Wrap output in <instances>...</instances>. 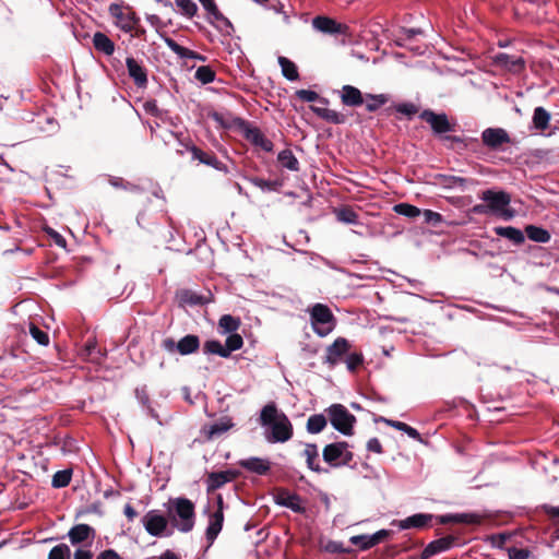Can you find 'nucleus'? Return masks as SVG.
Returning a JSON list of instances; mask_svg holds the SVG:
<instances>
[{
	"mask_svg": "<svg viewBox=\"0 0 559 559\" xmlns=\"http://www.w3.org/2000/svg\"><path fill=\"white\" fill-rule=\"evenodd\" d=\"M142 523L150 535L162 536L167 528L168 519L156 510H151L143 516Z\"/></svg>",
	"mask_w": 559,
	"mask_h": 559,
	"instance_id": "nucleus-14",
	"label": "nucleus"
},
{
	"mask_svg": "<svg viewBox=\"0 0 559 559\" xmlns=\"http://www.w3.org/2000/svg\"><path fill=\"white\" fill-rule=\"evenodd\" d=\"M238 465L246 471L260 476L266 475L271 471V462L267 459L258 456L240 460Z\"/></svg>",
	"mask_w": 559,
	"mask_h": 559,
	"instance_id": "nucleus-22",
	"label": "nucleus"
},
{
	"mask_svg": "<svg viewBox=\"0 0 559 559\" xmlns=\"http://www.w3.org/2000/svg\"><path fill=\"white\" fill-rule=\"evenodd\" d=\"M243 346V338L238 333H231L225 342V347L228 353V357L230 356L231 352L238 350Z\"/></svg>",
	"mask_w": 559,
	"mask_h": 559,
	"instance_id": "nucleus-55",
	"label": "nucleus"
},
{
	"mask_svg": "<svg viewBox=\"0 0 559 559\" xmlns=\"http://www.w3.org/2000/svg\"><path fill=\"white\" fill-rule=\"evenodd\" d=\"M96 532L88 524H76L70 528L68 536L72 545H79L86 540L93 542Z\"/></svg>",
	"mask_w": 559,
	"mask_h": 559,
	"instance_id": "nucleus-24",
	"label": "nucleus"
},
{
	"mask_svg": "<svg viewBox=\"0 0 559 559\" xmlns=\"http://www.w3.org/2000/svg\"><path fill=\"white\" fill-rule=\"evenodd\" d=\"M210 118L217 122L224 129H237L239 131L246 127V120L240 117H234L231 114H222L213 111L210 114Z\"/></svg>",
	"mask_w": 559,
	"mask_h": 559,
	"instance_id": "nucleus-26",
	"label": "nucleus"
},
{
	"mask_svg": "<svg viewBox=\"0 0 559 559\" xmlns=\"http://www.w3.org/2000/svg\"><path fill=\"white\" fill-rule=\"evenodd\" d=\"M251 183L258 188H260L262 191H278L282 186V180H266L260 177H253L250 179Z\"/></svg>",
	"mask_w": 559,
	"mask_h": 559,
	"instance_id": "nucleus-45",
	"label": "nucleus"
},
{
	"mask_svg": "<svg viewBox=\"0 0 559 559\" xmlns=\"http://www.w3.org/2000/svg\"><path fill=\"white\" fill-rule=\"evenodd\" d=\"M233 426L234 423L230 418H222L219 421L209 426V428H204V433L207 440H212L228 431Z\"/></svg>",
	"mask_w": 559,
	"mask_h": 559,
	"instance_id": "nucleus-36",
	"label": "nucleus"
},
{
	"mask_svg": "<svg viewBox=\"0 0 559 559\" xmlns=\"http://www.w3.org/2000/svg\"><path fill=\"white\" fill-rule=\"evenodd\" d=\"M350 348L352 344L347 338L342 336L335 338L334 342L326 347L323 362L330 368H334L344 361Z\"/></svg>",
	"mask_w": 559,
	"mask_h": 559,
	"instance_id": "nucleus-10",
	"label": "nucleus"
},
{
	"mask_svg": "<svg viewBox=\"0 0 559 559\" xmlns=\"http://www.w3.org/2000/svg\"><path fill=\"white\" fill-rule=\"evenodd\" d=\"M45 231L51 238L56 246L60 248L67 247V240L64 239V237L61 236L58 231H56L53 228L46 227Z\"/></svg>",
	"mask_w": 559,
	"mask_h": 559,
	"instance_id": "nucleus-61",
	"label": "nucleus"
},
{
	"mask_svg": "<svg viewBox=\"0 0 559 559\" xmlns=\"http://www.w3.org/2000/svg\"><path fill=\"white\" fill-rule=\"evenodd\" d=\"M393 211L396 214L403 215L408 218H415V217L421 215V210L415 205L409 204V203L395 204L393 207Z\"/></svg>",
	"mask_w": 559,
	"mask_h": 559,
	"instance_id": "nucleus-48",
	"label": "nucleus"
},
{
	"mask_svg": "<svg viewBox=\"0 0 559 559\" xmlns=\"http://www.w3.org/2000/svg\"><path fill=\"white\" fill-rule=\"evenodd\" d=\"M175 3L187 17H193L198 13V5L192 0H175Z\"/></svg>",
	"mask_w": 559,
	"mask_h": 559,
	"instance_id": "nucleus-53",
	"label": "nucleus"
},
{
	"mask_svg": "<svg viewBox=\"0 0 559 559\" xmlns=\"http://www.w3.org/2000/svg\"><path fill=\"white\" fill-rule=\"evenodd\" d=\"M274 500L276 504L286 507L296 513L304 514L306 512V508L301 504L300 496L286 488H278Z\"/></svg>",
	"mask_w": 559,
	"mask_h": 559,
	"instance_id": "nucleus-15",
	"label": "nucleus"
},
{
	"mask_svg": "<svg viewBox=\"0 0 559 559\" xmlns=\"http://www.w3.org/2000/svg\"><path fill=\"white\" fill-rule=\"evenodd\" d=\"M47 559H71V550L67 544H59L52 547Z\"/></svg>",
	"mask_w": 559,
	"mask_h": 559,
	"instance_id": "nucleus-52",
	"label": "nucleus"
},
{
	"mask_svg": "<svg viewBox=\"0 0 559 559\" xmlns=\"http://www.w3.org/2000/svg\"><path fill=\"white\" fill-rule=\"evenodd\" d=\"M263 426L271 427L270 442H286L293 437V425L285 413L278 412L274 403L265 405L260 414Z\"/></svg>",
	"mask_w": 559,
	"mask_h": 559,
	"instance_id": "nucleus-2",
	"label": "nucleus"
},
{
	"mask_svg": "<svg viewBox=\"0 0 559 559\" xmlns=\"http://www.w3.org/2000/svg\"><path fill=\"white\" fill-rule=\"evenodd\" d=\"M478 198L484 202L474 205L469 212L477 215H497L503 219H511L514 212L509 209L511 203V195L502 190L487 189L478 194Z\"/></svg>",
	"mask_w": 559,
	"mask_h": 559,
	"instance_id": "nucleus-1",
	"label": "nucleus"
},
{
	"mask_svg": "<svg viewBox=\"0 0 559 559\" xmlns=\"http://www.w3.org/2000/svg\"><path fill=\"white\" fill-rule=\"evenodd\" d=\"M395 110L402 115L407 117H412L418 112V108L416 105L412 103H402L395 106Z\"/></svg>",
	"mask_w": 559,
	"mask_h": 559,
	"instance_id": "nucleus-59",
	"label": "nucleus"
},
{
	"mask_svg": "<svg viewBox=\"0 0 559 559\" xmlns=\"http://www.w3.org/2000/svg\"><path fill=\"white\" fill-rule=\"evenodd\" d=\"M240 324V319L230 314H224L218 320V326L223 330V333H236Z\"/></svg>",
	"mask_w": 559,
	"mask_h": 559,
	"instance_id": "nucleus-43",
	"label": "nucleus"
},
{
	"mask_svg": "<svg viewBox=\"0 0 559 559\" xmlns=\"http://www.w3.org/2000/svg\"><path fill=\"white\" fill-rule=\"evenodd\" d=\"M168 519L173 526L182 533H189L194 527L195 506L185 497L169 500Z\"/></svg>",
	"mask_w": 559,
	"mask_h": 559,
	"instance_id": "nucleus-3",
	"label": "nucleus"
},
{
	"mask_svg": "<svg viewBox=\"0 0 559 559\" xmlns=\"http://www.w3.org/2000/svg\"><path fill=\"white\" fill-rule=\"evenodd\" d=\"M543 511L558 526L557 531L559 532V507L545 504L543 506Z\"/></svg>",
	"mask_w": 559,
	"mask_h": 559,
	"instance_id": "nucleus-60",
	"label": "nucleus"
},
{
	"mask_svg": "<svg viewBox=\"0 0 559 559\" xmlns=\"http://www.w3.org/2000/svg\"><path fill=\"white\" fill-rule=\"evenodd\" d=\"M310 109L321 119L333 123V124H343L346 121L345 115L329 108L310 106Z\"/></svg>",
	"mask_w": 559,
	"mask_h": 559,
	"instance_id": "nucleus-34",
	"label": "nucleus"
},
{
	"mask_svg": "<svg viewBox=\"0 0 559 559\" xmlns=\"http://www.w3.org/2000/svg\"><path fill=\"white\" fill-rule=\"evenodd\" d=\"M200 337L195 334H187L178 342H176L173 337H165L160 343V347L165 352L169 354L178 353L181 356L197 353L200 348Z\"/></svg>",
	"mask_w": 559,
	"mask_h": 559,
	"instance_id": "nucleus-7",
	"label": "nucleus"
},
{
	"mask_svg": "<svg viewBox=\"0 0 559 559\" xmlns=\"http://www.w3.org/2000/svg\"><path fill=\"white\" fill-rule=\"evenodd\" d=\"M366 94L364 95L359 88L353 85H344L341 91V102L344 106L359 107L365 103Z\"/></svg>",
	"mask_w": 559,
	"mask_h": 559,
	"instance_id": "nucleus-25",
	"label": "nucleus"
},
{
	"mask_svg": "<svg viewBox=\"0 0 559 559\" xmlns=\"http://www.w3.org/2000/svg\"><path fill=\"white\" fill-rule=\"evenodd\" d=\"M326 418L322 414H316L308 418L307 420V431L309 433H319L326 427Z\"/></svg>",
	"mask_w": 559,
	"mask_h": 559,
	"instance_id": "nucleus-44",
	"label": "nucleus"
},
{
	"mask_svg": "<svg viewBox=\"0 0 559 559\" xmlns=\"http://www.w3.org/2000/svg\"><path fill=\"white\" fill-rule=\"evenodd\" d=\"M481 141L489 150L499 151L504 144L511 143V138L502 128H487L481 132Z\"/></svg>",
	"mask_w": 559,
	"mask_h": 559,
	"instance_id": "nucleus-12",
	"label": "nucleus"
},
{
	"mask_svg": "<svg viewBox=\"0 0 559 559\" xmlns=\"http://www.w3.org/2000/svg\"><path fill=\"white\" fill-rule=\"evenodd\" d=\"M204 354L218 355L223 358H228L226 347L217 340L206 341L203 345Z\"/></svg>",
	"mask_w": 559,
	"mask_h": 559,
	"instance_id": "nucleus-47",
	"label": "nucleus"
},
{
	"mask_svg": "<svg viewBox=\"0 0 559 559\" xmlns=\"http://www.w3.org/2000/svg\"><path fill=\"white\" fill-rule=\"evenodd\" d=\"M435 518L438 520L440 524H480L483 521V518L475 513L444 514Z\"/></svg>",
	"mask_w": 559,
	"mask_h": 559,
	"instance_id": "nucleus-27",
	"label": "nucleus"
},
{
	"mask_svg": "<svg viewBox=\"0 0 559 559\" xmlns=\"http://www.w3.org/2000/svg\"><path fill=\"white\" fill-rule=\"evenodd\" d=\"M309 314L312 330L320 337L328 336L336 326V318L326 305H313Z\"/></svg>",
	"mask_w": 559,
	"mask_h": 559,
	"instance_id": "nucleus-4",
	"label": "nucleus"
},
{
	"mask_svg": "<svg viewBox=\"0 0 559 559\" xmlns=\"http://www.w3.org/2000/svg\"><path fill=\"white\" fill-rule=\"evenodd\" d=\"M224 522V512L221 510H216L213 514L210 515L209 525L205 532L206 540L209 542V546H212L216 537L222 531Z\"/></svg>",
	"mask_w": 559,
	"mask_h": 559,
	"instance_id": "nucleus-29",
	"label": "nucleus"
},
{
	"mask_svg": "<svg viewBox=\"0 0 559 559\" xmlns=\"http://www.w3.org/2000/svg\"><path fill=\"white\" fill-rule=\"evenodd\" d=\"M278 63L282 68L283 75L289 81H296L299 79L297 66L286 57H278Z\"/></svg>",
	"mask_w": 559,
	"mask_h": 559,
	"instance_id": "nucleus-42",
	"label": "nucleus"
},
{
	"mask_svg": "<svg viewBox=\"0 0 559 559\" xmlns=\"http://www.w3.org/2000/svg\"><path fill=\"white\" fill-rule=\"evenodd\" d=\"M423 32L420 28H405L401 29V39L404 41H411L415 36L420 35Z\"/></svg>",
	"mask_w": 559,
	"mask_h": 559,
	"instance_id": "nucleus-63",
	"label": "nucleus"
},
{
	"mask_svg": "<svg viewBox=\"0 0 559 559\" xmlns=\"http://www.w3.org/2000/svg\"><path fill=\"white\" fill-rule=\"evenodd\" d=\"M80 355L83 359L96 364H99L105 356L94 338L87 340L85 345L81 348Z\"/></svg>",
	"mask_w": 559,
	"mask_h": 559,
	"instance_id": "nucleus-31",
	"label": "nucleus"
},
{
	"mask_svg": "<svg viewBox=\"0 0 559 559\" xmlns=\"http://www.w3.org/2000/svg\"><path fill=\"white\" fill-rule=\"evenodd\" d=\"M277 160L284 168H287L288 170H292V171L299 170V162L295 157L292 150H289V148L281 151L277 155Z\"/></svg>",
	"mask_w": 559,
	"mask_h": 559,
	"instance_id": "nucleus-41",
	"label": "nucleus"
},
{
	"mask_svg": "<svg viewBox=\"0 0 559 559\" xmlns=\"http://www.w3.org/2000/svg\"><path fill=\"white\" fill-rule=\"evenodd\" d=\"M337 219L347 224H356L358 221L357 213L349 206L341 207L336 212Z\"/></svg>",
	"mask_w": 559,
	"mask_h": 559,
	"instance_id": "nucleus-54",
	"label": "nucleus"
},
{
	"mask_svg": "<svg viewBox=\"0 0 559 559\" xmlns=\"http://www.w3.org/2000/svg\"><path fill=\"white\" fill-rule=\"evenodd\" d=\"M176 296L181 307L203 306L210 301V299L206 296L200 295L191 289H180L179 292H177Z\"/></svg>",
	"mask_w": 559,
	"mask_h": 559,
	"instance_id": "nucleus-28",
	"label": "nucleus"
},
{
	"mask_svg": "<svg viewBox=\"0 0 559 559\" xmlns=\"http://www.w3.org/2000/svg\"><path fill=\"white\" fill-rule=\"evenodd\" d=\"M419 118L427 122L437 135L455 131L456 123L450 122L444 112L437 114L431 109H425L420 112Z\"/></svg>",
	"mask_w": 559,
	"mask_h": 559,
	"instance_id": "nucleus-9",
	"label": "nucleus"
},
{
	"mask_svg": "<svg viewBox=\"0 0 559 559\" xmlns=\"http://www.w3.org/2000/svg\"><path fill=\"white\" fill-rule=\"evenodd\" d=\"M421 215L424 216L425 223L431 226H438L443 222L442 215L432 210H424L421 211Z\"/></svg>",
	"mask_w": 559,
	"mask_h": 559,
	"instance_id": "nucleus-57",
	"label": "nucleus"
},
{
	"mask_svg": "<svg viewBox=\"0 0 559 559\" xmlns=\"http://www.w3.org/2000/svg\"><path fill=\"white\" fill-rule=\"evenodd\" d=\"M346 441L326 444L323 448L322 456L331 467L350 466L354 453L348 450Z\"/></svg>",
	"mask_w": 559,
	"mask_h": 559,
	"instance_id": "nucleus-5",
	"label": "nucleus"
},
{
	"mask_svg": "<svg viewBox=\"0 0 559 559\" xmlns=\"http://www.w3.org/2000/svg\"><path fill=\"white\" fill-rule=\"evenodd\" d=\"M126 66L128 69V74L132 79L133 83L139 87L143 88L147 85V70L142 64V62L138 61L133 57H128L126 59Z\"/></svg>",
	"mask_w": 559,
	"mask_h": 559,
	"instance_id": "nucleus-19",
	"label": "nucleus"
},
{
	"mask_svg": "<svg viewBox=\"0 0 559 559\" xmlns=\"http://www.w3.org/2000/svg\"><path fill=\"white\" fill-rule=\"evenodd\" d=\"M92 43L95 50L105 56H111L115 52V43L102 32L93 35Z\"/></svg>",
	"mask_w": 559,
	"mask_h": 559,
	"instance_id": "nucleus-33",
	"label": "nucleus"
},
{
	"mask_svg": "<svg viewBox=\"0 0 559 559\" xmlns=\"http://www.w3.org/2000/svg\"><path fill=\"white\" fill-rule=\"evenodd\" d=\"M496 63L507 68L513 73L521 72L525 67V61L522 57L510 56L508 53H498L496 56Z\"/></svg>",
	"mask_w": 559,
	"mask_h": 559,
	"instance_id": "nucleus-30",
	"label": "nucleus"
},
{
	"mask_svg": "<svg viewBox=\"0 0 559 559\" xmlns=\"http://www.w3.org/2000/svg\"><path fill=\"white\" fill-rule=\"evenodd\" d=\"M346 364V368L350 372H356L365 362V358L362 353L360 352H354L346 355L344 361Z\"/></svg>",
	"mask_w": 559,
	"mask_h": 559,
	"instance_id": "nucleus-46",
	"label": "nucleus"
},
{
	"mask_svg": "<svg viewBox=\"0 0 559 559\" xmlns=\"http://www.w3.org/2000/svg\"><path fill=\"white\" fill-rule=\"evenodd\" d=\"M456 537L448 535L430 542L421 551L420 559H429L440 552L449 550L455 543Z\"/></svg>",
	"mask_w": 559,
	"mask_h": 559,
	"instance_id": "nucleus-21",
	"label": "nucleus"
},
{
	"mask_svg": "<svg viewBox=\"0 0 559 559\" xmlns=\"http://www.w3.org/2000/svg\"><path fill=\"white\" fill-rule=\"evenodd\" d=\"M551 115L544 107H536L533 114L534 128L544 132L549 127Z\"/></svg>",
	"mask_w": 559,
	"mask_h": 559,
	"instance_id": "nucleus-39",
	"label": "nucleus"
},
{
	"mask_svg": "<svg viewBox=\"0 0 559 559\" xmlns=\"http://www.w3.org/2000/svg\"><path fill=\"white\" fill-rule=\"evenodd\" d=\"M312 26L314 29H317L320 33L328 34V35H345L349 36V26L340 23L336 20L325 16V15H318L312 19Z\"/></svg>",
	"mask_w": 559,
	"mask_h": 559,
	"instance_id": "nucleus-11",
	"label": "nucleus"
},
{
	"mask_svg": "<svg viewBox=\"0 0 559 559\" xmlns=\"http://www.w3.org/2000/svg\"><path fill=\"white\" fill-rule=\"evenodd\" d=\"M367 450L369 452H373V453H377V454H382L383 453L382 444H381V442H380V440L378 438H371L367 442Z\"/></svg>",
	"mask_w": 559,
	"mask_h": 559,
	"instance_id": "nucleus-64",
	"label": "nucleus"
},
{
	"mask_svg": "<svg viewBox=\"0 0 559 559\" xmlns=\"http://www.w3.org/2000/svg\"><path fill=\"white\" fill-rule=\"evenodd\" d=\"M240 132H242L245 139L249 141L252 145L259 146L265 152L273 151L272 141L265 138V135L259 128L251 127L248 121H246V127H243Z\"/></svg>",
	"mask_w": 559,
	"mask_h": 559,
	"instance_id": "nucleus-17",
	"label": "nucleus"
},
{
	"mask_svg": "<svg viewBox=\"0 0 559 559\" xmlns=\"http://www.w3.org/2000/svg\"><path fill=\"white\" fill-rule=\"evenodd\" d=\"M296 97L302 102H320L323 105L329 104V99L321 97L317 92L310 90H298L295 93Z\"/></svg>",
	"mask_w": 559,
	"mask_h": 559,
	"instance_id": "nucleus-50",
	"label": "nucleus"
},
{
	"mask_svg": "<svg viewBox=\"0 0 559 559\" xmlns=\"http://www.w3.org/2000/svg\"><path fill=\"white\" fill-rule=\"evenodd\" d=\"M525 234L530 240L540 243H546L551 238V235L547 229L536 225H527L525 227Z\"/></svg>",
	"mask_w": 559,
	"mask_h": 559,
	"instance_id": "nucleus-38",
	"label": "nucleus"
},
{
	"mask_svg": "<svg viewBox=\"0 0 559 559\" xmlns=\"http://www.w3.org/2000/svg\"><path fill=\"white\" fill-rule=\"evenodd\" d=\"M391 532L388 530H380L377 533L372 535H356L350 537V543L357 547H359L361 550H367L376 545L382 543L384 539H386L390 536Z\"/></svg>",
	"mask_w": 559,
	"mask_h": 559,
	"instance_id": "nucleus-20",
	"label": "nucleus"
},
{
	"mask_svg": "<svg viewBox=\"0 0 559 559\" xmlns=\"http://www.w3.org/2000/svg\"><path fill=\"white\" fill-rule=\"evenodd\" d=\"M374 423H384L386 424L388 426L392 427V428H395L400 431H403L404 432V429L407 428V424L403 423V421H397V420H393V419H388L385 417H382V416H378L376 417L374 419Z\"/></svg>",
	"mask_w": 559,
	"mask_h": 559,
	"instance_id": "nucleus-62",
	"label": "nucleus"
},
{
	"mask_svg": "<svg viewBox=\"0 0 559 559\" xmlns=\"http://www.w3.org/2000/svg\"><path fill=\"white\" fill-rule=\"evenodd\" d=\"M302 454L306 457V463L309 469L316 473L322 472V468L319 464V451L317 444L307 443Z\"/></svg>",
	"mask_w": 559,
	"mask_h": 559,
	"instance_id": "nucleus-37",
	"label": "nucleus"
},
{
	"mask_svg": "<svg viewBox=\"0 0 559 559\" xmlns=\"http://www.w3.org/2000/svg\"><path fill=\"white\" fill-rule=\"evenodd\" d=\"M433 519L435 515L430 513H416L404 520L394 521L392 524L396 525L400 530H424L432 525Z\"/></svg>",
	"mask_w": 559,
	"mask_h": 559,
	"instance_id": "nucleus-16",
	"label": "nucleus"
},
{
	"mask_svg": "<svg viewBox=\"0 0 559 559\" xmlns=\"http://www.w3.org/2000/svg\"><path fill=\"white\" fill-rule=\"evenodd\" d=\"M390 100V96L386 94H366V110L368 112H376L381 106L385 105Z\"/></svg>",
	"mask_w": 559,
	"mask_h": 559,
	"instance_id": "nucleus-40",
	"label": "nucleus"
},
{
	"mask_svg": "<svg viewBox=\"0 0 559 559\" xmlns=\"http://www.w3.org/2000/svg\"><path fill=\"white\" fill-rule=\"evenodd\" d=\"M509 559H533L532 552L527 548L511 547L508 549Z\"/></svg>",
	"mask_w": 559,
	"mask_h": 559,
	"instance_id": "nucleus-58",
	"label": "nucleus"
},
{
	"mask_svg": "<svg viewBox=\"0 0 559 559\" xmlns=\"http://www.w3.org/2000/svg\"><path fill=\"white\" fill-rule=\"evenodd\" d=\"M72 478V469H62L55 473L51 480V486L53 488H63L67 487Z\"/></svg>",
	"mask_w": 559,
	"mask_h": 559,
	"instance_id": "nucleus-49",
	"label": "nucleus"
},
{
	"mask_svg": "<svg viewBox=\"0 0 559 559\" xmlns=\"http://www.w3.org/2000/svg\"><path fill=\"white\" fill-rule=\"evenodd\" d=\"M205 20L224 36H231L235 31L233 23L219 9L211 14H205Z\"/></svg>",
	"mask_w": 559,
	"mask_h": 559,
	"instance_id": "nucleus-23",
	"label": "nucleus"
},
{
	"mask_svg": "<svg viewBox=\"0 0 559 559\" xmlns=\"http://www.w3.org/2000/svg\"><path fill=\"white\" fill-rule=\"evenodd\" d=\"M496 235L507 238L516 246L522 245L525 241L524 233L513 226H497L493 228Z\"/></svg>",
	"mask_w": 559,
	"mask_h": 559,
	"instance_id": "nucleus-32",
	"label": "nucleus"
},
{
	"mask_svg": "<svg viewBox=\"0 0 559 559\" xmlns=\"http://www.w3.org/2000/svg\"><path fill=\"white\" fill-rule=\"evenodd\" d=\"M329 420L334 429L345 436H352L356 417L342 404H332L326 408Z\"/></svg>",
	"mask_w": 559,
	"mask_h": 559,
	"instance_id": "nucleus-6",
	"label": "nucleus"
},
{
	"mask_svg": "<svg viewBox=\"0 0 559 559\" xmlns=\"http://www.w3.org/2000/svg\"><path fill=\"white\" fill-rule=\"evenodd\" d=\"M165 43L167 45V47L173 51L175 52L178 57L180 58H186V59H199V60H204L205 58L203 56H201L200 53H198L197 51H193L189 48H186L181 45H179L176 40H174L173 38H169V37H166L165 38Z\"/></svg>",
	"mask_w": 559,
	"mask_h": 559,
	"instance_id": "nucleus-35",
	"label": "nucleus"
},
{
	"mask_svg": "<svg viewBox=\"0 0 559 559\" xmlns=\"http://www.w3.org/2000/svg\"><path fill=\"white\" fill-rule=\"evenodd\" d=\"M109 14L115 19V24L124 33H131L140 23V17L131 7H123L119 3H111L108 8Z\"/></svg>",
	"mask_w": 559,
	"mask_h": 559,
	"instance_id": "nucleus-8",
	"label": "nucleus"
},
{
	"mask_svg": "<svg viewBox=\"0 0 559 559\" xmlns=\"http://www.w3.org/2000/svg\"><path fill=\"white\" fill-rule=\"evenodd\" d=\"M29 334L39 345H48L49 344V335L41 329H39L36 324L29 323Z\"/></svg>",
	"mask_w": 559,
	"mask_h": 559,
	"instance_id": "nucleus-56",
	"label": "nucleus"
},
{
	"mask_svg": "<svg viewBox=\"0 0 559 559\" xmlns=\"http://www.w3.org/2000/svg\"><path fill=\"white\" fill-rule=\"evenodd\" d=\"M188 151L191 153L192 159L199 160L201 164L211 166L217 170L227 173L226 165L218 160L215 153L212 151H203L195 145L189 146Z\"/></svg>",
	"mask_w": 559,
	"mask_h": 559,
	"instance_id": "nucleus-18",
	"label": "nucleus"
},
{
	"mask_svg": "<svg viewBox=\"0 0 559 559\" xmlns=\"http://www.w3.org/2000/svg\"><path fill=\"white\" fill-rule=\"evenodd\" d=\"M240 476L241 473L238 469H227L209 473L205 480L206 491L207 493L214 492L215 490L222 488L227 483L238 479Z\"/></svg>",
	"mask_w": 559,
	"mask_h": 559,
	"instance_id": "nucleus-13",
	"label": "nucleus"
},
{
	"mask_svg": "<svg viewBox=\"0 0 559 559\" xmlns=\"http://www.w3.org/2000/svg\"><path fill=\"white\" fill-rule=\"evenodd\" d=\"M194 78L202 84L212 83L215 80V71L210 66H201L197 69Z\"/></svg>",
	"mask_w": 559,
	"mask_h": 559,
	"instance_id": "nucleus-51",
	"label": "nucleus"
}]
</instances>
